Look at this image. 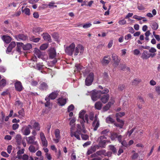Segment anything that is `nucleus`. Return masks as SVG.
<instances>
[{
    "mask_svg": "<svg viewBox=\"0 0 160 160\" xmlns=\"http://www.w3.org/2000/svg\"><path fill=\"white\" fill-rule=\"evenodd\" d=\"M84 51V48L82 45L79 44L76 47L75 44L74 42L71 43L65 48V52L70 56H72L73 54L74 56H77L79 53L82 54Z\"/></svg>",
    "mask_w": 160,
    "mask_h": 160,
    "instance_id": "obj_1",
    "label": "nucleus"
},
{
    "mask_svg": "<svg viewBox=\"0 0 160 160\" xmlns=\"http://www.w3.org/2000/svg\"><path fill=\"white\" fill-rule=\"evenodd\" d=\"M78 121L80 122L83 127H84V124L86 122L87 123H90L88 115L86 113L85 110H82L79 112ZM83 128H84V127Z\"/></svg>",
    "mask_w": 160,
    "mask_h": 160,
    "instance_id": "obj_2",
    "label": "nucleus"
},
{
    "mask_svg": "<svg viewBox=\"0 0 160 160\" xmlns=\"http://www.w3.org/2000/svg\"><path fill=\"white\" fill-rule=\"evenodd\" d=\"M82 129L81 126L80 125L78 124L77 125V131L75 132H72V131H71V137H75L78 140L80 139V135L81 134V131L85 133H86V130L85 129L84 126V128L82 126Z\"/></svg>",
    "mask_w": 160,
    "mask_h": 160,
    "instance_id": "obj_3",
    "label": "nucleus"
},
{
    "mask_svg": "<svg viewBox=\"0 0 160 160\" xmlns=\"http://www.w3.org/2000/svg\"><path fill=\"white\" fill-rule=\"evenodd\" d=\"M106 139V137L104 136L99 137L98 138L99 142L98 146L102 148H104L106 146V143L109 142Z\"/></svg>",
    "mask_w": 160,
    "mask_h": 160,
    "instance_id": "obj_4",
    "label": "nucleus"
},
{
    "mask_svg": "<svg viewBox=\"0 0 160 160\" xmlns=\"http://www.w3.org/2000/svg\"><path fill=\"white\" fill-rule=\"evenodd\" d=\"M94 79V74L92 72H90L88 74L85 80V85L87 86L91 85Z\"/></svg>",
    "mask_w": 160,
    "mask_h": 160,
    "instance_id": "obj_5",
    "label": "nucleus"
},
{
    "mask_svg": "<svg viewBox=\"0 0 160 160\" xmlns=\"http://www.w3.org/2000/svg\"><path fill=\"white\" fill-rule=\"evenodd\" d=\"M32 128V126L30 125L23 126L21 130L22 134L25 136L29 135L30 133V129Z\"/></svg>",
    "mask_w": 160,
    "mask_h": 160,
    "instance_id": "obj_6",
    "label": "nucleus"
},
{
    "mask_svg": "<svg viewBox=\"0 0 160 160\" xmlns=\"http://www.w3.org/2000/svg\"><path fill=\"white\" fill-rule=\"evenodd\" d=\"M100 91L93 90L91 91L90 94H91V98L93 101H97L100 97Z\"/></svg>",
    "mask_w": 160,
    "mask_h": 160,
    "instance_id": "obj_7",
    "label": "nucleus"
},
{
    "mask_svg": "<svg viewBox=\"0 0 160 160\" xmlns=\"http://www.w3.org/2000/svg\"><path fill=\"white\" fill-rule=\"evenodd\" d=\"M35 137L33 136L26 137V140L28 144H33L35 146H38V143L37 141H35Z\"/></svg>",
    "mask_w": 160,
    "mask_h": 160,
    "instance_id": "obj_8",
    "label": "nucleus"
},
{
    "mask_svg": "<svg viewBox=\"0 0 160 160\" xmlns=\"http://www.w3.org/2000/svg\"><path fill=\"white\" fill-rule=\"evenodd\" d=\"M114 98H111L109 101L103 108V110L104 111H107L109 109L111 106L114 104Z\"/></svg>",
    "mask_w": 160,
    "mask_h": 160,
    "instance_id": "obj_9",
    "label": "nucleus"
},
{
    "mask_svg": "<svg viewBox=\"0 0 160 160\" xmlns=\"http://www.w3.org/2000/svg\"><path fill=\"white\" fill-rule=\"evenodd\" d=\"M54 133L56 138H53V140L55 143H58L60 139V131L58 129H56L54 131Z\"/></svg>",
    "mask_w": 160,
    "mask_h": 160,
    "instance_id": "obj_10",
    "label": "nucleus"
},
{
    "mask_svg": "<svg viewBox=\"0 0 160 160\" xmlns=\"http://www.w3.org/2000/svg\"><path fill=\"white\" fill-rule=\"evenodd\" d=\"M153 54H150L147 51L145 50L142 53L141 58L143 59H147L150 57L153 58Z\"/></svg>",
    "mask_w": 160,
    "mask_h": 160,
    "instance_id": "obj_11",
    "label": "nucleus"
},
{
    "mask_svg": "<svg viewBox=\"0 0 160 160\" xmlns=\"http://www.w3.org/2000/svg\"><path fill=\"white\" fill-rule=\"evenodd\" d=\"M92 126L94 127V131L97 130L99 126V120L97 115H95V119L92 124Z\"/></svg>",
    "mask_w": 160,
    "mask_h": 160,
    "instance_id": "obj_12",
    "label": "nucleus"
},
{
    "mask_svg": "<svg viewBox=\"0 0 160 160\" xmlns=\"http://www.w3.org/2000/svg\"><path fill=\"white\" fill-rule=\"evenodd\" d=\"M40 136L43 146L47 147L48 146V142L46 138L44 133L42 132L40 133Z\"/></svg>",
    "mask_w": 160,
    "mask_h": 160,
    "instance_id": "obj_13",
    "label": "nucleus"
},
{
    "mask_svg": "<svg viewBox=\"0 0 160 160\" xmlns=\"http://www.w3.org/2000/svg\"><path fill=\"white\" fill-rule=\"evenodd\" d=\"M34 55L35 57H38L39 58L42 59L43 57V53L38 48H35L34 51Z\"/></svg>",
    "mask_w": 160,
    "mask_h": 160,
    "instance_id": "obj_14",
    "label": "nucleus"
},
{
    "mask_svg": "<svg viewBox=\"0 0 160 160\" xmlns=\"http://www.w3.org/2000/svg\"><path fill=\"white\" fill-rule=\"evenodd\" d=\"M112 58L114 62L113 64L114 66L115 67H117L120 61V58H118V56L117 55L114 53L112 54Z\"/></svg>",
    "mask_w": 160,
    "mask_h": 160,
    "instance_id": "obj_15",
    "label": "nucleus"
},
{
    "mask_svg": "<svg viewBox=\"0 0 160 160\" xmlns=\"http://www.w3.org/2000/svg\"><path fill=\"white\" fill-rule=\"evenodd\" d=\"M117 120L119 123H115L114 124V125L117 127H119L120 128H122L124 125V121L118 118H117Z\"/></svg>",
    "mask_w": 160,
    "mask_h": 160,
    "instance_id": "obj_16",
    "label": "nucleus"
},
{
    "mask_svg": "<svg viewBox=\"0 0 160 160\" xmlns=\"http://www.w3.org/2000/svg\"><path fill=\"white\" fill-rule=\"evenodd\" d=\"M15 86L16 89L18 91H21L22 89V84L19 81H17L15 83Z\"/></svg>",
    "mask_w": 160,
    "mask_h": 160,
    "instance_id": "obj_17",
    "label": "nucleus"
},
{
    "mask_svg": "<svg viewBox=\"0 0 160 160\" xmlns=\"http://www.w3.org/2000/svg\"><path fill=\"white\" fill-rule=\"evenodd\" d=\"M16 45V43L14 42H12L9 44L8 47L6 51L7 53L10 52L12 49L15 47Z\"/></svg>",
    "mask_w": 160,
    "mask_h": 160,
    "instance_id": "obj_18",
    "label": "nucleus"
},
{
    "mask_svg": "<svg viewBox=\"0 0 160 160\" xmlns=\"http://www.w3.org/2000/svg\"><path fill=\"white\" fill-rule=\"evenodd\" d=\"M109 98V95L107 94L102 96L100 98V100L103 103L105 104L107 102Z\"/></svg>",
    "mask_w": 160,
    "mask_h": 160,
    "instance_id": "obj_19",
    "label": "nucleus"
},
{
    "mask_svg": "<svg viewBox=\"0 0 160 160\" xmlns=\"http://www.w3.org/2000/svg\"><path fill=\"white\" fill-rule=\"evenodd\" d=\"M58 91H56L52 92L47 97H48V98H49V99H54L57 96L58 94Z\"/></svg>",
    "mask_w": 160,
    "mask_h": 160,
    "instance_id": "obj_20",
    "label": "nucleus"
},
{
    "mask_svg": "<svg viewBox=\"0 0 160 160\" xmlns=\"http://www.w3.org/2000/svg\"><path fill=\"white\" fill-rule=\"evenodd\" d=\"M30 123L31 124L30 125H32L33 128L35 129L38 131L39 130L40 128L39 126L38 123L36 122L34 120H32L30 122Z\"/></svg>",
    "mask_w": 160,
    "mask_h": 160,
    "instance_id": "obj_21",
    "label": "nucleus"
},
{
    "mask_svg": "<svg viewBox=\"0 0 160 160\" xmlns=\"http://www.w3.org/2000/svg\"><path fill=\"white\" fill-rule=\"evenodd\" d=\"M57 101L58 103L61 106L64 105L66 102V99L62 98H59L57 100Z\"/></svg>",
    "mask_w": 160,
    "mask_h": 160,
    "instance_id": "obj_22",
    "label": "nucleus"
},
{
    "mask_svg": "<svg viewBox=\"0 0 160 160\" xmlns=\"http://www.w3.org/2000/svg\"><path fill=\"white\" fill-rule=\"evenodd\" d=\"M110 60V58L108 56H105L102 60L101 62L103 65L106 64H108Z\"/></svg>",
    "mask_w": 160,
    "mask_h": 160,
    "instance_id": "obj_23",
    "label": "nucleus"
},
{
    "mask_svg": "<svg viewBox=\"0 0 160 160\" xmlns=\"http://www.w3.org/2000/svg\"><path fill=\"white\" fill-rule=\"evenodd\" d=\"M76 67L77 70L79 72H80L81 71L83 72L84 75H85L87 73V71H85V72H84V70L83 69H84V68L82 66H81L79 64H77L75 66Z\"/></svg>",
    "mask_w": 160,
    "mask_h": 160,
    "instance_id": "obj_24",
    "label": "nucleus"
},
{
    "mask_svg": "<svg viewBox=\"0 0 160 160\" xmlns=\"http://www.w3.org/2000/svg\"><path fill=\"white\" fill-rule=\"evenodd\" d=\"M3 41L7 43H9L11 41V38L8 36L3 35L2 37Z\"/></svg>",
    "mask_w": 160,
    "mask_h": 160,
    "instance_id": "obj_25",
    "label": "nucleus"
},
{
    "mask_svg": "<svg viewBox=\"0 0 160 160\" xmlns=\"http://www.w3.org/2000/svg\"><path fill=\"white\" fill-rule=\"evenodd\" d=\"M56 56V52L54 48H51L50 51V57L51 58H54Z\"/></svg>",
    "mask_w": 160,
    "mask_h": 160,
    "instance_id": "obj_26",
    "label": "nucleus"
},
{
    "mask_svg": "<svg viewBox=\"0 0 160 160\" xmlns=\"http://www.w3.org/2000/svg\"><path fill=\"white\" fill-rule=\"evenodd\" d=\"M36 148L33 145H31L29 147L28 149L29 151L32 152H35L38 149V146H36Z\"/></svg>",
    "mask_w": 160,
    "mask_h": 160,
    "instance_id": "obj_27",
    "label": "nucleus"
},
{
    "mask_svg": "<svg viewBox=\"0 0 160 160\" xmlns=\"http://www.w3.org/2000/svg\"><path fill=\"white\" fill-rule=\"evenodd\" d=\"M43 38L44 40L51 42V39L50 35L48 33H43L42 35Z\"/></svg>",
    "mask_w": 160,
    "mask_h": 160,
    "instance_id": "obj_28",
    "label": "nucleus"
},
{
    "mask_svg": "<svg viewBox=\"0 0 160 160\" xmlns=\"http://www.w3.org/2000/svg\"><path fill=\"white\" fill-rule=\"evenodd\" d=\"M33 31L34 34L37 35L39 34L40 32L42 31V29L39 27L35 28H34Z\"/></svg>",
    "mask_w": 160,
    "mask_h": 160,
    "instance_id": "obj_29",
    "label": "nucleus"
},
{
    "mask_svg": "<svg viewBox=\"0 0 160 160\" xmlns=\"http://www.w3.org/2000/svg\"><path fill=\"white\" fill-rule=\"evenodd\" d=\"M95 108L98 110H101L102 107V103L100 102H97L95 104Z\"/></svg>",
    "mask_w": 160,
    "mask_h": 160,
    "instance_id": "obj_30",
    "label": "nucleus"
},
{
    "mask_svg": "<svg viewBox=\"0 0 160 160\" xmlns=\"http://www.w3.org/2000/svg\"><path fill=\"white\" fill-rule=\"evenodd\" d=\"M22 48L23 50H27L30 49L32 48V45L30 43H28L25 45L23 44Z\"/></svg>",
    "mask_w": 160,
    "mask_h": 160,
    "instance_id": "obj_31",
    "label": "nucleus"
},
{
    "mask_svg": "<svg viewBox=\"0 0 160 160\" xmlns=\"http://www.w3.org/2000/svg\"><path fill=\"white\" fill-rule=\"evenodd\" d=\"M96 154L98 155L99 156H108L106 152V151L104 150H102L100 151H98L96 152Z\"/></svg>",
    "mask_w": 160,
    "mask_h": 160,
    "instance_id": "obj_32",
    "label": "nucleus"
},
{
    "mask_svg": "<svg viewBox=\"0 0 160 160\" xmlns=\"http://www.w3.org/2000/svg\"><path fill=\"white\" fill-rule=\"evenodd\" d=\"M23 43L22 42H18L17 43V51L20 54H21V48H22Z\"/></svg>",
    "mask_w": 160,
    "mask_h": 160,
    "instance_id": "obj_33",
    "label": "nucleus"
},
{
    "mask_svg": "<svg viewBox=\"0 0 160 160\" xmlns=\"http://www.w3.org/2000/svg\"><path fill=\"white\" fill-rule=\"evenodd\" d=\"M39 88L41 89L45 90L48 89V86L46 83L43 82L40 84Z\"/></svg>",
    "mask_w": 160,
    "mask_h": 160,
    "instance_id": "obj_34",
    "label": "nucleus"
},
{
    "mask_svg": "<svg viewBox=\"0 0 160 160\" xmlns=\"http://www.w3.org/2000/svg\"><path fill=\"white\" fill-rule=\"evenodd\" d=\"M149 52L150 53V54H153L154 56L153 58L156 55V52H157V50L156 48L153 47H152L149 50Z\"/></svg>",
    "mask_w": 160,
    "mask_h": 160,
    "instance_id": "obj_35",
    "label": "nucleus"
},
{
    "mask_svg": "<svg viewBox=\"0 0 160 160\" xmlns=\"http://www.w3.org/2000/svg\"><path fill=\"white\" fill-rule=\"evenodd\" d=\"M15 139L16 140V141L17 143L18 144H20L21 142V136L19 134H18L16 136Z\"/></svg>",
    "mask_w": 160,
    "mask_h": 160,
    "instance_id": "obj_36",
    "label": "nucleus"
},
{
    "mask_svg": "<svg viewBox=\"0 0 160 160\" xmlns=\"http://www.w3.org/2000/svg\"><path fill=\"white\" fill-rule=\"evenodd\" d=\"M151 28L152 29L156 30L158 28V25L156 22H153L151 23Z\"/></svg>",
    "mask_w": 160,
    "mask_h": 160,
    "instance_id": "obj_37",
    "label": "nucleus"
},
{
    "mask_svg": "<svg viewBox=\"0 0 160 160\" xmlns=\"http://www.w3.org/2000/svg\"><path fill=\"white\" fill-rule=\"evenodd\" d=\"M45 100L47 101L45 103V106L46 107L50 108L51 106V103L49 102V98H48V97H46L45 98Z\"/></svg>",
    "mask_w": 160,
    "mask_h": 160,
    "instance_id": "obj_38",
    "label": "nucleus"
},
{
    "mask_svg": "<svg viewBox=\"0 0 160 160\" xmlns=\"http://www.w3.org/2000/svg\"><path fill=\"white\" fill-rule=\"evenodd\" d=\"M76 121V119L75 118H73L70 121V125L72 126V127L71 128V131L72 128L75 125V122Z\"/></svg>",
    "mask_w": 160,
    "mask_h": 160,
    "instance_id": "obj_39",
    "label": "nucleus"
},
{
    "mask_svg": "<svg viewBox=\"0 0 160 160\" xmlns=\"http://www.w3.org/2000/svg\"><path fill=\"white\" fill-rule=\"evenodd\" d=\"M55 2L53 1L49 2L48 6L50 8H53L57 7V6L55 5Z\"/></svg>",
    "mask_w": 160,
    "mask_h": 160,
    "instance_id": "obj_40",
    "label": "nucleus"
},
{
    "mask_svg": "<svg viewBox=\"0 0 160 160\" xmlns=\"http://www.w3.org/2000/svg\"><path fill=\"white\" fill-rule=\"evenodd\" d=\"M22 11L23 12L27 15H29L30 14V9L28 8H26L24 10H22Z\"/></svg>",
    "mask_w": 160,
    "mask_h": 160,
    "instance_id": "obj_41",
    "label": "nucleus"
},
{
    "mask_svg": "<svg viewBox=\"0 0 160 160\" xmlns=\"http://www.w3.org/2000/svg\"><path fill=\"white\" fill-rule=\"evenodd\" d=\"M18 38L19 39L22 40H25L28 39L27 37L23 34L19 35L18 36Z\"/></svg>",
    "mask_w": 160,
    "mask_h": 160,
    "instance_id": "obj_42",
    "label": "nucleus"
},
{
    "mask_svg": "<svg viewBox=\"0 0 160 160\" xmlns=\"http://www.w3.org/2000/svg\"><path fill=\"white\" fill-rule=\"evenodd\" d=\"M48 46V44L47 43L44 44L42 45L40 48V50H44L46 49Z\"/></svg>",
    "mask_w": 160,
    "mask_h": 160,
    "instance_id": "obj_43",
    "label": "nucleus"
},
{
    "mask_svg": "<svg viewBox=\"0 0 160 160\" xmlns=\"http://www.w3.org/2000/svg\"><path fill=\"white\" fill-rule=\"evenodd\" d=\"M109 149L110 150L112 151L114 153H116L117 152L116 149L113 145L109 146Z\"/></svg>",
    "mask_w": 160,
    "mask_h": 160,
    "instance_id": "obj_44",
    "label": "nucleus"
},
{
    "mask_svg": "<svg viewBox=\"0 0 160 160\" xmlns=\"http://www.w3.org/2000/svg\"><path fill=\"white\" fill-rule=\"evenodd\" d=\"M118 136V135L116 133L112 132L111 134V139L112 140H114L116 138H117Z\"/></svg>",
    "mask_w": 160,
    "mask_h": 160,
    "instance_id": "obj_45",
    "label": "nucleus"
},
{
    "mask_svg": "<svg viewBox=\"0 0 160 160\" xmlns=\"http://www.w3.org/2000/svg\"><path fill=\"white\" fill-rule=\"evenodd\" d=\"M6 80L4 79H2L0 81V86L2 87H4L6 84Z\"/></svg>",
    "mask_w": 160,
    "mask_h": 160,
    "instance_id": "obj_46",
    "label": "nucleus"
},
{
    "mask_svg": "<svg viewBox=\"0 0 160 160\" xmlns=\"http://www.w3.org/2000/svg\"><path fill=\"white\" fill-rule=\"evenodd\" d=\"M125 114L124 112H119L117 113L116 114V116L117 118H119V117H121L123 116H124Z\"/></svg>",
    "mask_w": 160,
    "mask_h": 160,
    "instance_id": "obj_47",
    "label": "nucleus"
},
{
    "mask_svg": "<svg viewBox=\"0 0 160 160\" xmlns=\"http://www.w3.org/2000/svg\"><path fill=\"white\" fill-rule=\"evenodd\" d=\"M92 25V24L90 23H86L83 25L82 27L84 28L87 29L91 27Z\"/></svg>",
    "mask_w": 160,
    "mask_h": 160,
    "instance_id": "obj_48",
    "label": "nucleus"
},
{
    "mask_svg": "<svg viewBox=\"0 0 160 160\" xmlns=\"http://www.w3.org/2000/svg\"><path fill=\"white\" fill-rule=\"evenodd\" d=\"M43 66L42 64V63H39L37 64L36 68L38 70H40L43 68Z\"/></svg>",
    "mask_w": 160,
    "mask_h": 160,
    "instance_id": "obj_49",
    "label": "nucleus"
},
{
    "mask_svg": "<svg viewBox=\"0 0 160 160\" xmlns=\"http://www.w3.org/2000/svg\"><path fill=\"white\" fill-rule=\"evenodd\" d=\"M99 147L98 145H95L92 146L91 147L90 149H91L92 151L93 152H95L97 149H98Z\"/></svg>",
    "mask_w": 160,
    "mask_h": 160,
    "instance_id": "obj_50",
    "label": "nucleus"
},
{
    "mask_svg": "<svg viewBox=\"0 0 160 160\" xmlns=\"http://www.w3.org/2000/svg\"><path fill=\"white\" fill-rule=\"evenodd\" d=\"M106 121L108 123H112L114 122V120L110 117H108L106 118Z\"/></svg>",
    "mask_w": 160,
    "mask_h": 160,
    "instance_id": "obj_51",
    "label": "nucleus"
},
{
    "mask_svg": "<svg viewBox=\"0 0 160 160\" xmlns=\"http://www.w3.org/2000/svg\"><path fill=\"white\" fill-rule=\"evenodd\" d=\"M138 156V153L136 152H134L133 155L131 156V158L132 159H136Z\"/></svg>",
    "mask_w": 160,
    "mask_h": 160,
    "instance_id": "obj_52",
    "label": "nucleus"
},
{
    "mask_svg": "<svg viewBox=\"0 0 160 160\" xmlns=\"http://www.w3.org/2000/svg\"><path fill=\"white\" fill-rule=\"evenodd\" d=\"M132 37V35L130 34H128L125 36V39L126 40H129L131 39Z\"/></svg>",
    "mask_w": 160,
    "mask_h": 160,
    "instance_id": "obj_53",
    "label": "nucleus"
},
{
    "mask_svg": "<svg viewBox=\"0 0 160 160\" xmlns=\"http://www.w3.org/2000/svg\"><path fill=\"white\" fill-rule=\"evenodd\" d=\"M19 127V125L17 123H15L12 125V129L15 130L18 128Z\"/></svg>",
    "mask_w": 160,
    "mask_h": 160,
    "instance_id": "obj_54",
    "label": "nucleus"
},
{
    "mask_svg": "<svg viewBox=\"0 0 160 160\" xmlns=\"http://www.w3.org/2000/svg\"><path fill=\"white\" fill-rule=\"evenodd\" d=\"M81 136L82 139L83 140H87L89 138L88 136L86 134H82Z\"/></svg>",
    "mask_w": 160,
    "mask_h": 160,
    "instance_id": "obj_55",
    "label": "nucleus"
},
{
    "mask_svg": "<svg viewBox=\"0 0 160 160\" xmlns=\"http://www.w3.org/2000/svg\"><path fill=\"white\" fill-rule=\"evenodd\" d=\"M74 108V106L71 104L69 106L68 108V112H70V111H72Z\"/></svg>",
    "mask_w": 160,
    "mask_h": 160,
    "instance_id": "obj_56",
    "label": "nucleus"
},
{
    "mask_svg": "<svg viewBox=\"0 0 160 160\" xmlns=\"http://www.w3.org/2000/svg\"><path fill=\"white\" fill-rule=\"evenodd\" d=\"M133 18L135 19L138 20H142V19L144 18L143 17H142L141 16H138L137 15H134L133 16Z\"/></svg>",
    "mask_w": 160,
    "mask_h": 160,
    "instance_id": "obj_57",
    "label": "nucleus"
},
{
    "mask_svg": "<svg viewBox=\"0 0 160 160\" xmlns=\"http://www.w3.org/2000/svg\"><path fill=\"white\" fill-rule=\"evenodd\" d=\"M133 53L134 55H138L140 53V51L138 49H135L133 50Z\"/></svg>",
    "mask_w": 160,
    "mask_h": 160,
    "instance_id": "obj_58",
    "label": "nucleus"
},
{
    "mask_svg": "<svg viewBox=\"0 0 160 160\" xmlns=\"http://www.w3.org/2000/svg\"><path fill=\"white\" fill-rule=\"evenodd\" d=\"M18 113L19 114V115L22 117H24V112L23 109H22L18 111Z\"/></svg>",
    "mask_w": 160,
    "mask_h": 160,
    "instance_id": "obj_59",
    "label": "nucleus"
},
{
    "mask_svg": "<svg viewBox=\"0 0 160 160\" xmlns=\"http://www.w3.org/2000/svg\"><path fill=\"white\" fill-rule=\"evenodd\" d=\"M89 118L91 121H92L93 120L94 113L93 112H91L89 113V115H88Z\"/></svg>",
    "mask_w": 160,
    "mask_h": 160,
    "instance_id": "obj_60",
    "label": "nucleus"
},
{
    "mask_svg": "<svg viewBox=\"0 0 160 160\" xmlns=\"http://www.w3.org/2000/svg\"><path fill=\"white\" fill-rule=\"evenodd\" d=\"M118 23L120 25H124L126 23V21L124 19H123L119 21Z\"/></svg>",
    "mask_w": 160,
    "mask_h": 160,
    "instance_id": "obj_61",
    "label": "nucleus"
},
{
    "mask_svg": "<svg viewBox=\"0 0 160 160\" xmlns=\"http://www.w3.org/2000/svg\"><path fill=\"white\" fill-rule=\"evenodd\" d=\"M109 131L108 129H105L101 132V134L102 135H106Z\"/></svg>",
    "mask_w": 160,
    "mask_h": 160,
    "instance_id": "obj_62",
    "label": "nucleus"
},
{
    "mask_svg": "<svg viewBox=\"0 0 160 160\" xmlns=\"http://www.w3.org/2000/svg\"><path fill=\"white\" fill-rule=\"evenodd\" d=\"M45 156L48 160H51L52 159V157L50 153H46Z\"/></svg>",
    "mask_w": 160,
    "mask_h": 160,
    "instance_id": "obj_63",
    "label": "nucleus"
},
{
    "mask_svg": "<svg viewBox=\"0 0 160 160\" xmlns=\"http://www.w3.org/2000/svg\"><path fill=\"white\" fill-rule=\"evenodd\" d=\"M156 92L158 94H160V86H156L155 87Z\"/></svg>",
    "mask_w": 160,
    "mask_h": 160,
    "instance_id": "obj_64",
    "label": "nucleus"
}]
</instances>
